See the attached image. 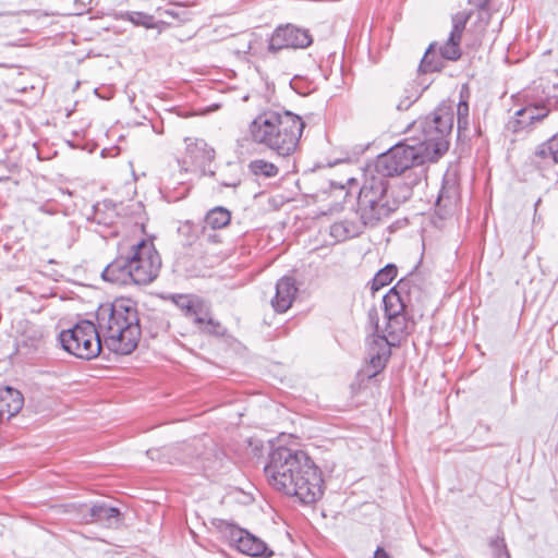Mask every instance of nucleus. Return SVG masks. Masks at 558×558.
<instances>
[{
    "mask_svg": "<svg viewBox=\"0 0 558 558\" xmlns=\"http://www.w3.org/2000/svg\"><path fill=\"white\" fill-rule=\"evenodd\" d=\"M444 68V59L438 57L436 44H430L426 50L421 64L420 71L423 73L440 71Z\"/></svg>",
    "mask_w": 558,
    "mask_h": 558,
    "instance_id": "obj_22",
    "label": "nucleus"
},
{
    "mask_svg": "<svg viewBox=\"0 0 558 558\" xmlns=\"http://www.w3.org/2000/svg\"><path fill=\"white\" fill-rule=\"evenodd\" d=\"M298 288L291 277H282L277 281L276 294L271 300L274 310L278 313L287 312L296 296Z\"/></svg>",
    "mask_w": 558,
    "mask_h": 558,
    "instance_id": "obj_16",
    "label": "nucleus"
},
{
    "mask_svg": "<svg viewBox=\"0 0 558 558\" xmlns=\"http://www.w3.org/2000/svg\"><path fill=\"white\" fill-rule=\"evenodd\" d=\"M161 259L151 242L141 240L120 254L102 271L104 280L119 286L148 284L160 270Z\"/></svg>",
    "mask_w": 558,
    "mask_h": 558,
    "instance_id": "obj_4",
    "label": "nucleus"
},
{
    "mask_svg": "<svg viewBox=\"0 0 558 558\" xmlns=\"http://www.w3.org/2000/svg\"><path fill=\"white\" fill-rule=\"evenodd\" d=\"M470 19V14L465 12H458L452 16V29L450 32V36L453 38L461 39L462 33L465 28V25Z\"/></svg>",
    "mask_w": 558,
    "mask_h": 558,
    "instance_id": "obj_28",
    "label": "nucleus"
},
{
    "mask_svg": "<svg viewBox=\"0 0 558 558\" xmlns=\"http://www.w3.org/2000/svg\"><path fill=\"white\" fill-rule=\"evenodd\" d=\"M549 143V154H551V161L553 163L558 162V133L555 134L550 140H548Z\"/></svg>",
    "mask_w": 558,
    "mask_h": 558,
    "instance_id": "obj_32",
    "label": "nucleus"
},
{
    "mask_svg": "<svg viewBox=\"0 0 558 558\" xmlns=\"http://www.w3.org/2000/svg\"><path fill=\"white\" fill-rule=\"evenodd\" d=\"M534 163L541 166L542 163L547 166L549 163H553L551 161V154H549V143L548 141L546 143L541 144L535 153H534Z\"/></svg>",
    "mask_w": 558,
    "mask_h": 558,
    "instance_id": "obj_30",
    "label": "nucleus"
},
{
    "mask_svg": "<svg viewBox=\"0 0 558 558\" xmlns=\"http://www.w3.org/2000/svg\"><path fill=\"white\" fill-rule=\"evenodd\" d=\"M453 117L452 107L441 104L429 116L416 122L423 135L418 141L425 144L437 159L448 150V136L453 128Z\"/></svg>",
    "mask_w": 558,
    "mask_h": 558,
    "instance_id": "obj_7",
    "label": "nucleus"
},
{
    "mask_svg": "<svg viewBox=\"0 0 558 558\" xmlns=\"http://www.w3.org/2000/svg\"><path fill=\"white\" fill-rule=\"evenodd\" d=\"M120 514L118 508L108 506L105 502H98L87 509V513L83 514V519L87 523H99L107 527H113L119 525Z\"/></svg>",
    "mask_w": 558,
    "mask_h": 558,
    "instance_id": "obj_15",
    "label": "nucleus"
},
{
    "mask_svg": "<svg viewBox=\"0 0 558 558\" xmlns=\"http://www.w3.org/2000/svg\"><path fill=\"white\" fill-rule=\"evenodd\" d=\"M22 393L11 387H0V423L17 414L23 408Z\"/></svg>",
    "mask_w": 558,
    "mask_h": 558,
    "instance_id": "obj_18",
    "label": "nucleus"
},
{
    "mask_svg": "<svg viewBox=\"0 0 558 558\" xmlns=\"http://www.w3.org/2000/svg\"><path fill=\"white\" fill-rule=\"evenodd\" d=\"M118 217L116 204L112 201L104 199L97 202L92 207V213L87 215V220L102 227H110Z\"/></svg>",
    "mask_w": 558,
    "mask_h": 558,
    "instance_id": "obj_20",
    "label": "nucleus"
},
{
    "mask_svg": "<svg viewBox=\"0 0 558 558\" xmlns=\"http://www.w3.org/2000/svg\"><path fill=\"white\" fill-rule=\"evenodd\" d=\"M366 196L367 193L359 195L356 208V214L364 226H376L380 220L387 218L392 211H395L400 204L398 199L381 203L366 198Z\"/></svg>",
    "mask_w": 558,
    "mask_h": 558,
    "instance_id": "obj_12",
    "label": "nucleus"
},
{
    "mask_svg": "<svg viewBox=\"0 0 558 558\" xmlns=\"http://www.w3.org/2000/svg\"><path fill=\"white\" fill-rule=\"evenodd\" d=\"M495 558H510V554L506 547L504 539H496L490 543Z\"/></svg>",
    "mask_w": 558,
    "mask_h": 558,
    "instance_id": "obj_31",
    "label": "nucleus"
},
{
    "mask_svg": "<svg viewBox=\"0 0 558 558\" xmlns=\"http://www.w3.org/2000/svg\"><path fill=\"white\" fill-rule=\"evenodd\" d=\"M184 315L201 332L219 336L225 331L221 324L211 317L210 306L203 299H199Z\"/></svg>",
    "mask_w": 558,
    "mask_h": 558,
    "instance_id": "obj_13",
    "label": "nucleus"
},
{
    "mask_svg": "<svg viewBox=\"0 0 558 558\" xmlns=\"http://www.w3.org/2000/svg\"><path fill=\"white\" fill-rule=\"evenodd\" d=\"M374 558H391L388 553H386L383 548H377Z\"/></svg>",
    "mask_w": 558,
    "mask_h": 558,
    "instance_id": "obj_33",
    "label": "nucleus"
},
{
    "mask_svg": "<svg viewBox=\"0 0 558 558\" xmlns=\"http://www.w3.org/2000/svg\"><path fill=\"white\" fill-rule=\"evenodd\" d=\"M45 332L43 327L24 322L20 324V329L15 338V351L19 355L25 357H35L45 350Z\"/></svg>",
    "mask_w": 558,
    "mask_h": 558,
    "instance_id": "obj_11",
    "label": "nucleus"
},
{
    "mask_svg": "<svg viewBox=\"0 0 558 558\" xmlns=\"http://www.w3.org/2000/svg\"><path fill=\"white\" fill-rule=\"evenodd\" d=\"M458 131H466L469 128V104L461 100L457 106Z\"/></svg>",
    "mask_w": 558,
    "mask_h": 558,
    "instance_id": "obj_29",
    "label": "nucleus"
},
{
    "mask_svg": "<svg viewBox=\"0 0 558 558\" xmlns=\"http://www.w3.org/2000/svg\"><path fill=\"white\" fill-rule=\"evenodd\" d=\"M460 41L459 38H453L449 35L447 41L439 47V56L444 60L448 61H457L461 57V49H460Z\"/></svg>",
    "mask_w": 558,
    "mask_h": 558,
    "instance_id": "obj_24",
    "label": "nucleus"
},
{
    "mask_svg": "<svg viewBox=\"0 0 558 558\" xmlns=\"http://www.w3.org/2000/svg\"><path fill=\"white\" fill-rule=\"evenodd\" d=\"M305 123L288 110H266L248 124V136L282 157L295 153Z\"/></svg>",
    "mask_w": 558,
    "mask_h": 558,
    "instance_id": "obj_3",
    "label": "nucleus"
},
{
    "mask_svg": "<svg viewBox=\"0 0 558 558\" xmlns=\"http://www.w3.org/2000/svg\"><path fill=\"white\" fill-rule=\"evenodd\" d=\"M556 104L557 100L551 97L527 102L525 107L519 109L514 117L508 121L507 130L512 133L527 130L534 123L543 121Z\"/></svg>",
    "mask_w": 558,
    "mask_h": 558,
    "instance_id": "obj_9",
    "label": "nucleus"
},
{
    "mask_svg": "<svg viewBox=\"0 0 558 558\" xmlns=\"http://www.w3.org/2000/svg\"><path fill=\"white\" fill-rule=\"evenodd\" d=\"M366 193V198L381 203L391 202L393 199L388 195V181L381 174L365 178L359 195Z\"/></svg>",
    "mask_w": 558,
    "mask_h": 558,
    "instance_id": "obj_19",
    "label": "nucleus"
},
{
    "mask_svg": "<svg viewBox=\"0 0 558 558\" xmlns=\"http://www.w3.org/2000/svg\"><path fill=\"white\" fill-rule=\"evenodd\" d=\"M185 144L186 157L196 167L205 170L206 166L214 160L215 150L204 140L186 137Z\"/></svg>",
    "mask_w": 558,
    "mask_h": 558,
    "instance_id": "obj_17",
    "label": "nucleus"
},
{
    "mask_svg": "<svg viewBox=\"0 0 558 558\" xmlns=\"http://www.w3.org/2000/svg\"><path fill=\"white\" fill-rule=\"evenodd\" d=\"M397 344L398 343H392L390 339H388V336L383 332L373 335L368 342V359L374 368V374L385 367L391 354L390 348Z\"/></svg>",
    "mask_w": 558,
    "mask_h": 558,
    "instance_id": "obj_14",
    "label": "nucleus"
},
{
    "mask_svg": "<svg viewBox=\"0 0 558 558\" xmlns=\"http://www.w3.org/2000/svg\"><path fill=\"white\" fill-rule=\"evenodd\" d=\"M397 267L392 264L385 266L383 269L377 271L371 282V289L373 292H376L389 284L393 278L397 276Z\"/></svg>",
    "mask_w": 558,
    "mask_h": 558,
    "instance_id": "obj_23",
    "label": "nucleus"
},
{
    "mask_svg": "<svg viewBox=\"0 0 558 558\" xmlns=\"http://www.w3.org/2000/svg\"><path fill=\"white\" fill-rule=\"evenodd\" d=\"M436 160L437 158L425 144L416 140H407L378 156L375 168L378 174L386 178L401 174L412 167Z\"/></svg>",
    "mask_w": 558,
    "mask_h": 558,
    "instance_id": "obj_6",
    "label": "nucleus"
},
{
    "mask_svg": "<svg viewBox=\"0 0 558 558\" xmlns=\"http://www.w3.org/2000/svg\"><path fill=\"white\" fill-rule=\"evenodd\" d=\"M231 213L221 206L209 210L205 217L206 225L213 230L222 229L230 223Z\"/></svg>",
    "mask_w": 558,
    "mask_h": 558,
    "instance_id": "obj_21",
    "label": "nucleus"
},
{
    "mask_svg": "<svg viewBox=\"0 0 558 558\" xmlns=\"http://www.w3.org/2000/svg\"><path fill=\"white\" fill-rule=\"evenodd\" d=\"M269 484L277 490L313 504L323 495V478L313 460L302 450L278 447L265 466Z\"/></svg>",
    "mask_w": 558,
    "mask_h": 558,
    "instance_id": "obj_2",
    "label": "nucleus"
},
{
    "mask_svg": "<svg viewBox=\"0 0 558 558\" xmlns=\"http://www.w3.org/2000/svg\"><path fill=\"white\" fill-rule=\"evenodd\" d=\"M412 279H401L384 296L385 326L375 323V332L388 336L392 343H400L414 328L411 316L413 311L412 295L416 292L411 287Z\"/></svg>",
    "mask_w": 558,
    "mask_h": 558,
    "instance_id": "obj_5",
    "label": "nucleus"
},
{
    "mask_svg": "<svg viewBox=\"0 0 558 558\" xmlns=\"http://www.w3.org/2000/svg\"><path fill=\"white\" fill-rule=\"evenodd\" d=\"M218 527L230 545L244 555L266 558L274 555L264 541L233 523L221 521Z\"/></svg>",
    "mask_w": 558,
    "mask_h": 558,
    "instance_id": "obj_8",
    "label": "nucleus"
},
{
    "mask_svg": "<svg viewBox=\"0 0 558 558\" xmlns=\"http://www.w3.org/2000/svg\"><path fill=\"white\" fill-rule=\"evenodd\" d=\"M250 171L255 175H263L265 178H274L278 174V167L272 162L264 159H256L250 162Z\"/></svg>",
    "mask_w": 558,
    "mask_h": 558,
    "instance_id": "obj_25",
    "label": "nucleus"
},
{
    "mask_svg": "<svg viewBox=\"0 0 558 558\" xmlns=\"http://www.w3.org/2000/svg\"><path fill=\"white\" fill-rule=\"evenodd\" d=\"M96 317L97 326L82 320L60 332V343L68 353L92 360L101 351V337L105 345L114 353L130 354L136 349L141 327L137 310L131 300L121 299L101 305Z\"/></svg>",
    "mask_w": 558,
    "mask_h": 558,
    "instance_id": "obj_1",
    "label": "nucleus"
},
{
    "mask_svg": "<svg viewBox=\"0 0 558 558\" xmlns=\"http://www.w3.org/2000/svg\"><path fill=\"white\" fill-rule=\"evenodd\" d=\"M442 199H444V193L441 192V193L439 194L438 198H437V206H439V205H440V203L442 202Z\"/></svg>",
    "mask_w": 558,
    "mask_h": 558,
    "instance_id": "obj_34",
    "label": "nucleus"
},
{
    "mask_svg": "<svg viewBox=\"0 0 558 558\" xmlns=\"http://www.w3.org/2000/svg\"><path fill=\"white\" fill-rule=\"evenodd\" d=\"M170 299L185 314L201 298L194 294H173Z\"/></svg>",
    "mask_w": 558,
    "mask_h": 558,
    "instance_id": "obj_27",
    "label": "nucleus"
},
{
    "mask_svg": "<svg viewBox=\"0 0 558 558\" xmlns=\"http://www.w3.org/2000/svg\"><path fill=\"white\" fill-rule=\"evenodd\" d=\"M125 20L130 21L136 26H143L145 28H154L156 27V22L153 15L144 13V12H128L125 14Z\"/></svg>",
    "mask_w": 558,
    "mask_h": 558,
    "instance_id": "obj_26",
    "label": "nucleus"
},
{
    "mask_svg": "<svg viewBox=\"0 0 558 558\" xmlns=\"http://www.w3.org/2000/svg\"><path fill=\"white\" fill-rule=\"evenodd\" d=\"M312 44V36L307 29L300 28L292 24L278 26L268 44V50L277 52L281 49H303Z\"/></svg>",
    "mask_w": 558,
    "mask_h": 558,
    "instance_id": "obj_10",
    "label": "nucleus"
}]
</instances>
